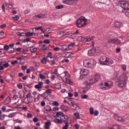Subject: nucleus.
Masks as SVG:
<instances>
[{
    "instance_id": "21",
    "label": "nucleus",
    "mask_w": 129,
    "mask_h": 129,
    "mask_svg": "<svg viewBox=\"0 0 129 129\" xmlns=\"http://www.w3.org/2000/svg\"><path fill=\"white\" fill-rule=\"evenodd\" d=\"M69 49H70V47H69V45H63L61 47V50L62 51H68Z\"/></svg>"
},
{
    "instance_id": "61",
    "label": "nucleus",
    "mask_w": 129,
    "mask_h": 129,
    "mask_svg": "<svg viewBox=\"0 0 129 129\" xmlns=\"http://www.w3.org/2000/svg\"><path fill=\"white\" fill-rule=\"evenodd\" d=\"M53 105H55V106H59V103L57 101H54L53 103Z\"/></svg>"
},
{
    "instance_id": "16",
    "label": "nucleus",
    "mask_w": 129,
    "mask_h": 129,
    "mask_svg": "<svg viewBox=\"0 0 129 129\" xmlns=\"http://www.w3.org/2000/svg\"><path fill=\"white\" fill-rule=\"evenodd\" d=\"M121 7L123 8V9H125V10L129 11V3H126L125 2H123L121 4Z\"/></svg>"
},
{
    "instance_id": "9",
    "label": "nucleus",
    "mask_w": 129,
    "mask_h": 129,
    "mask_svg": "<svg viewBox=\"0 0 129 129\" xmlns=\"http://www.w3.org/2000/svg\"><path fill=\"white\" fill-rule=\"evenodd\" d=\"M51 92H52L51 89H48L46 91V92L42 94V95H38L37 97H40V96L41 97H44L45 95H47L46 97H50V96H51Z\"/></svg>"
},
{
    "instance_id": "53",
    "label": "nucleus",
    "mask_w": 129,
    "mask_h": 129,
    "mask_svg": "<svg viewBox=\"0 0 129 129\" xmlns=\"http://www.w3.org/2000/svg\"><path fill=\"white\" fill-rule=\"evenodd\" d=\"M33 121L34 122H38V121H39V119L37 117H35L33 118Z\"/></svg>"
},
{
    "instance_id": "39",
    "label": "nucleus",
    "mask_w": 129,
    "mask_h": 129,
    "mask_svg": "<svg viewBox=\"0 0 129 129\" xmlns=\"http://www.w3.org/2000/svg\"><path fill=\"white\" fill-rule=\"evenodd\" d=\"M69 126V122H66L65 125L62 127V129H68V127Z\"/></svg>"
},
{
    "instance_id": "22",
    "label": "nucleus",
    "mask_w": 129,
    "mask_h": 129,
    "mask_svg": "<svg viewBox=\"0 0 129 129\" xmlns=\"http://www.w3.org/2000/svg\"><path fill=\"white\" fill-rule=\"evenodd\" d=\"M114 117L115 120H118V121H121L122 119V117H120L118 114L114 115Z\"/></svg>"
},
{
    "instance_id": "12",
    "label": "nucleus",
    "mask_w": 129,
    "mask_h": 129,
    "mask_svg": "<svg viewBox=\"0 0 129 129\" xmlns=\"http://www.w3.org/2000/svg\"><path fill=\"white\" fill-rule=\"evenodd\" d=\"M107 59V57H106V56H102L99 59V62L100 64H102V65H104L105 64V62H106Z\"/></svg>"
},
{
    "instance_id": "57",
    "label": "nucleus",
    "mask_w": 129,
    "mask_h": 129,
    "mask_svg": "<svg viewBox=\"0 0 129 129\" xmlns=\"http://www.w3.org/2000/svg\"><path fill=\"white\" fill-rule=\"evenodd\" d=\"M13 19L15 20V21H18V20H19V19H20V16H16L15 17H13Z\"/></svg>"
},
{
    "instance_id": "31",
    "label": "nucleus",
    "mask_w": 129,
    "mask_h": 129,
    "mask_svg": "<svg viewBox=\"0 0 129 129\" xmlns=\"http://www.w3.org/2000/svg\"><path fill=\"white\" fill-rule=\"evenodd\" d=\"M6 6L9 9H13V3L12 2L5 3Z\"/></svg>"
},
{
    "instance_id": "64",
    "label": "nucleus",
    "mask_w": 129,
    "mask_h": 129,
    "mask_svg": "<svg viewBox=\"0 0 129 129\" xmlns=\"http://www.w3.org/2000/svg\"><path fill=\"white\" fill-rule=\"evenodd\" d=\"M53 51H59V50H60V48L59 47H55V48H53Z\"/></svg>"
},
{
    "instance_id": "2",
    "label": "nucleus",
    "mask_w": 129,
    "mask_h": 129,
    "mask_svg": "<svg viewBox=\"0 0 129 129\" xmlns=\"http://www.w3.org/2000/svg\"><path fill=\"white\" fill-rule=\"evenodd\" d=\"M87 21H88V19L84 16L80 17L76 22V25L77 28H84L86 27Z\"/></svg>"
},
{
    "instance_id": "47",
    "label": "nucleus",
    "mask_w": 129,
    "mask_h": 129,
    "mask_svg": "<svg viewBox=\"0 0 129 129\" xmlns=\"http://www.w3.org/2000/svg\"><path fill=\"white\" fill-rule=\"evenodd\" d=\"M4 50H5V51H8V50H9V49H10V47H9V45L6 44L4 47Z\"/></svg>"
},
{
    "instance_id": "52",
    "label": "nucleus",
    "mask_w": 129,
    "mask_h": 129,
    "mask_svg": "<svg viewBox=\"0 0 129 129\" xmlns=\"http://www.w3.org/2000/svg\"><path fill=\"white\" fill-rule=\"evenodd\" d=\"M7 109V106H3L2 108V110L3 111V112H6V110Z\"/></svg>"
},
{
    "instance_id": "50",
    "label": "nucleus",
    "mask_w": 129,
    "mask_h": 129,
    "mask_svg": "<svg viewBox=\"0 0 129 129\" xmlns=\"http://www.w3.org/2000/svg\"><path fill=\"white\" fill-rule=\"evenodd\" d=\"M17 87L19 89H23V85H22L21 83H19V84L17 85Z\"/></svg>"
},
{
    "instance_id": "30",
    "label": "nucleus",
    "mask_w": 129,
    "mask_h": 129,
    "mask_svg": "<svg viewBox=\"0 0 129 129\" xmlns=\"http://www.w3.org/2000/svg\"><path fill=\"white\" fill-rule=\"evenodd\" d=\"M45 125L44 126L45 128L49 129L50 128V125H51V122L50 121H47L45 123Z\"/></svg>"
},
{
    "instance_id": "14",
    "label": "nucleus",
    "mask_w": 129,
    "mask_h": 129,
    "mask_svg": "<svg viewBox=\"0 0 129 129\" xmlns=\"http://www.w3.org/2000/svg\"><path fill=\"white\" fill-rule=\"evenodd\" d=\"M22 98L23 99L24 103H26V104L31 103L32 102V98L31 97H23Z\"/></svg>"
},
{
    "instance_id": "48",
    "label": "nucleus",
    "mask_w": 129,
    "mask_h": 129,
    "mask_svg": "<svg viewBox=\"0 0 129 129\" xmlns=\"http://www.w3.org/2000/svg\"><path fill=\"white\" fill-rule=\"evenodd\" d=\"M29 42H31V38H27L26 39L24 40V43H26V42L28 43Z\"/></svg>"
},
{
    "instance_id": "6",
    "label": "nucleus",
    "mask_w": 129,
    "mask_h": 129,
    "mask_svg": "<svg viewBox=\"0 0 129 129\" xmlns=\"http://www.w3.org/2000/svg\"><path fill=\"white\" fill-rule=\"evenodd\" d=\"M78 39L80 42H82V43H87V42H90V41H92V40L94 39V36H93L90 38L87 37L86 38L83 36H79Z\"/></svg>"
},
{
    "instance_id": "33",
    "label": "nucleus",
    "mask_w": 129,
    "mask_h": 129,
    "mask_svg": "<svg viewBox=\"0 0 129 129\" xmlns=\"http://www.w3.org/2000/svg\"><path fill=\"white\" fill-rule=\"evenodd\" d=\"M115 42H116V39H115L109 40L108 41V44H115Z\"/></svg>"
},
{
    "instance_id": "63",
    "label": "nucleus",
    "mask_w": 129,
    "mask_h": 129,
    "mask_svg": "<svg viewBox=\"0 0 129 129\" xmlns=\"http://www.w3.org/2000/svg\"><path fill=\"white\" fill-rule=\"evenodd\" d=\"M80 126V125H79V124H75V129H79Z\"/></svg>"
},
{
    "instance_id": "62",
    "label": "nucleus",
    "mask_w": 129,
    "mask_h": 129,
    "mask_svg": "<svg viewBox=\"0 0 129 129\" xmlns=\"http://www.w3.org/2000/svg\"><path fill=\"white\" fill-rule=\"evenodd\" d=\"M7 27V24H3L0 26L1 29H5Z\"/></svg>"
},
{
    "instance_id": "38",
    "label": "nucleus",
    "mask_w": 129,
    "mask_h": 129,
    "mask_svg": "<svg viewBox=\"0 0 129 129\" xmlns=\"http://www.w3.org/2000/svg\"><path fill=\"white\" fill-rule=\"evenodd\" d=\"M14 116H16V112H13L9 114L8 117H14Z\"/></svg>"
},
{
    "instance_id": "3",
    "label": "nucleus",
    "mask_w": 129,
    "mask_h": 129,
    "mask_svg": "<svg viewBox=\"0 0 129 129\" xmlns=\"http://www.w3.org/2000/svg\"><path fill=\"white\" fill-rule=\"evenodd\" d=\"M94 65H95V62L94 59L92 58H87L84 60V66L85 67L94 68Z\"/></svg>"
},
{
    "instance_id": "54",
    "label": "nucleus",
    "mask_w": 129,
    "mask_h": 129,
    "mask_svg": "<svg viewBox=\"0 0 129 129\" xmlns=\"http://www.w3.org/2000/svg\"><path fill=\"white\" fill-rule=\"evenodd\" d=\"M18 63H19V61L18 60H14L11 62V64L12 65H15L16 64H18Z\"/></svg>"
},
{
    "instance_id": "18",
    "label": "nucleus",
    "mask_w": 129,
    "mask_h": 129,
    "mask_svg": "<svg viewBox=\"0 0 129 129\" xmlns=\"http://www.w3.org/2000/svg\"><path fill=\"white\" fill-rule=\"evenodd\" d=\"M62 119H63V118H64V120H63V121H62L63 122H68V120H69V116H68V115H65L63 114L62 116H61L60 117Z\"/></svg>"
},
{
    "instance_id": "45",
    "label": "nucleus",
    "mask_w": 129,
    "mask_h": 129,
    "mask_svg": "<svg viewBox=\"0 0 129 129\" xmlns=\"http://www.w3.org/2000/svg\"><path fill=\"white\" fill-rule=\"evenodd\" d=\"M50 65H56V59L50 60Z\"/></svg>"
},
{
    "instance_id": "55",
    "label": "nucleus",
    "mask_w": 129,
    "mask_h": 129,
    "mask_svg": "<svg viewBox=\"0 0 129 129\" xmlns=\"http://www.w3.org/2000/svg\"><path fill=\"white\" fill-rule=\"evenodd\" d=\"M94 115H95V116L98 115V114H99V112H98V111L97 110H95V112H94Z\"/></svg>"
},
{
    "instance_id": "51",
    "label": "nucleus",
    "mask_w": 129,
    "mask_h": 129,
    "mask_svg": "<svg viewBox=\"0 0 129 129\" xmlns=\"http://www.w3.org/2000/svg\"><path fill=\"white\" fill-rule=\"evenodd\" d=\"M27 117H28V118H32L33 114H32V113H27Z\"/></svg>"
},
{
    "instance_id": "28",
    "label": "nucleus",
    "mask_w": 129,
    "mask_h": 129,
    "mask_svg": "<svg viewBox=\"0 0 129 129\" xmlns=\"http://www.w3.org/2000/svg\"><path fill=\"white\" fill-rule=\"evenodd\" d=\"M61 109H62V110H64V111H69V108H68L67 106H65V105H62L60 107Z\"/></svg>"
},
{
    "instance_id": "27",
    "label": "nucleus",
    "mask_w": 129,
    "mask_h": 129,
    "mask_svg": "<svg viewBox=\"0 0 129 129\" xmlns=\"http://www.w3.org/2000/svg\"><path fill=\"white\" fill-rule=\"evenodd\" d=\"M72 55V53H71V52H64L63 53V55L65 58H70V57H71Z\"/></svg>"
},
{
    "instance_id": "40",
    "label": "nucleus",
    "mask_w": 129,
    "mask_h": 129,
    "mask_svg": "<svg viewBox=\"0 0 129 129\" xmlns=\"http://www.w3.org/2000/svg\"><path fill=\"white\" fill-rule=\"evenodd\" d=\"M30 52H36V51H37V48L31 47H30Z\"/></svg>"
},
{
    "instance_id": "10",
    "label": "nucleus",
    "mask_w": 129,
    "mask_h": 129,
    "mask_svg": "<svg viewBox=\"0 0 129 129\" xmlns=\"http://www.w3.org/2000/svg\"><path fill=\"white\" fill-rule=\"evenodd\" d=\"M96 53H97V50L94 47L88 51V56H94Z\"/></svg>"
},
{
    "instance_id": "42",
    "label": "nucleus",
    "mask_w": 129,
    "mask_h": 129,
    "mask_svg": "<svg viewBox=\"0 0 129 129\" xmlns=\"http://www.w3.org/2000/svg\"><path fill=\"white\" fill-rule=\"evenodd\" d=\"M55 8L57 10H60V9H63V8H64V5H57L55 6Z\"/></svg>"
},
{
    "instance_id": "58",
    "label": "nucleus",
    "mask_w": 129,
    "mask_h": 129,
    "mask_svg": "<svg viewBox=\"0 0 129 129\" xmlns=\"http://www.w3.org/2000/svg\"><path fill=\"white\" fill-rule=\"evenodd\" d=\"M35 88H36V89H41L42 87L40 86L39 85H36L35 86Z\"/></svg>"
},
{
    "instance_id": "11",
    "label": "nucleus",
    "mask_w": 129,
    "mask_h": 129,
    "mask_svg": "<svg viewBox=\"0 0 129 129\" xmlns=\"http://www.w3.org/2000/svg\"><path fill=\"white\" fill-rule=\"evenodd\" d=\"M36 18H37L38 19H45L47 18V15L40 13L38 15H35L33 17V19L34 20H36Z\"/></svg>"
},
{
    "instance_id": "56",
    "label": "nucleus",
    "mask_w": 129,
    "mask_h": 129,
    "mask_svg": "<svg viewBox=\"0 0 129 129\" xmlns=\"http://www.w3.org/2000/svg\"><path fill=\"white\" fill-rule=\"evenodd\" d=\"M3 68L5 67V68H8L9 67V63H4L3 64Z\"/></svg>"
},
{
    "instance_id": "13",
    "label": "nucleus",
    "mask_w": 129,
    "mask_h": 129,
    "mask_svg": "<svg viewBox=\"0 0 129 129\" xmlns=\"http://www.w3.org/2000/svg\"><path fill=\"white\" fill-rule=\"evenodd\" d=\"M63 3L66 5H72V3L77 4V0H64Z\"/></svg>"
},
{
    "instance_id": "46",
    "label": "nucleus",
    "mask_w": 129,
    "mask_h": 129,
    "mask_svg": "<svg viewBox=\"0 0 129 129\" xmlns=\"http://www.w3.org/2000/svg\"><path fill=\"white\" fill-rule=\"evenodd\" d=\"M86 77V76H84V75L81 74V75L79 77V80H82V79H84Z\"/></svg>"
},
{
    "instance_id": "4",
    "label": "nucleus",
    "mask_w": 129,
    "mask_h": 129,
    "mask_svg": "<svg viewBox=\"0 0 129 129\" xmlns=\"http://www.w3.org/2000/svg\"><path fill=\"white\" fill-rule=\"evenodd\" d=\"M100 86H101V89H103V90H106L113 87V82L111 81H108L104 83V85H103V83H101Z\"/></svg>"
},
{
    "instance_id": "24",
    "label": "nucleus",
    "mask_w": 129,
    "mask_h": 129,
    "mask_svg": "<svg viewBox=\"0 0 129 129\" xmlns=\"http://www.w3.org/2000/svg\"><path fill=\"white\" fill-rule=\"evenodd\" d=\"M70 105H72L71 108L73 110H76V109H78L79 108V106L77 104H71Z\"/></svg>"
},
{
    "instance_id": "32",
    "label": "nucleus",
    "mask_w": 129,
    "mask_h": 129,
    "mask_svg": "<svg viewBox=\"0 0 129 129\" xmlns=\"http://www.w3.org/2000/svg\"><path fill=\"white\" fill-rule=\"evenodd\" d=\"M68 36L69 38H70V39H75V38H76L75 34H74L73 33L68 34Z\"/></svg>"
},
{
    "instance_id": "49",
    "label": "nucleus",
    "mask_w": 129,
    "mask_h": 129,
    "mask_svg": "<svg viewBox=\"0 0 129 129\" xmlns=\"http://www.w3.org/2000/svg\"><path fill=\"white\" fill-rule=\"evenodd\" d=\"M43 43H44V44H50V43H51V41H50L49 40L47 39V40H44L43 41Z\"/></svg>"
},
{
    "instance_id": "7",
    "label": "nucleus",
    "mask_w": 129,
    "mask_h": 129,
    "mask_svg": "<svg viewBox=\"0 0 129 129\" xmlns=\"http://www.w3.org/2000/svg\"><path fill=\"white\" fill-rule=\"evenodd\" d=\"M64 74H65L64 78H65L66 81H65V80L63 79V78L62 77H60V78H61V79L62 80V81H65L68 84H70V85H73V84H74L73 82H72V81H71V80L67 79V77H66V75H67V74H68V72H65Z\"/></svg>"
},
{
    "instance_id": "1",
    "label": "nucleus",
    "mask_w": 129,
    "mask_h": 129,
    "mask_svg": "<svg viewBox=\"0 0 129 129\" xmlns=\"http://www.w3.org/2000/svg\"><path fill=\"white\" fill-rule=\"evenodd\" d=\"M126 81H127V77L125 74H123L120 75L117 79V85L121 88L125 87V85H126Z\"/></svg>"
},
{
    "instance_id": "20",
    "label": "nucleus",
    "mask_w": 129,
    "mask_h": 129,
    "mask_svg": "<svg viewBox=\"0 0 129 129\" xmlns=\"http://www.w3.org/2000/svg\"><path fill=\"white\" fill-rule=\"evenodd\" d=\"M63 121H64V120L62 119L61 117H60V119L56 118L54 119V122L56 123H59V124H62V123L63 122Z\"/></svg>"
},
{
    "instance_id": "26",
    "label": "nucleus",
    "mask_w": 129,
    "mask_h": 129,
    "mask_svg": "<svg viewBox=\"0 0 129 129\" xmlns=\"http://www.w3.org/2000/svg\"><path fill=\"white\" fill-rule=\"evenodd\" d=\"M47 62H50V60L48 59V57H43L41 59V63H43V64H46L47 63Z\"/></svg>"
},
{
    "instance_id": "35",
    "label": "nucleus",
    "mask_w": 129,
    "mask_h": 129,
    "mask_svg": "<svg viewBox=\"0 0 129 129\" xmlns=\"http://www.w3.org/2000/svg\"><path fill=\"white\" fill-rule=\"evenodd\" d=\"M52 55H53V53L51 52H48L46 58H47V59H49V58H50V59H52V58H53V57H52Z\"/></svg>"
},
{
    "instance_id": "5",
    "label": "nucleus",
    "mask_w": 129,
    "mask_h": 129,
    "mask_svg": "<svg viewBox=\"0 0 129 129\" xmlns=\"http://www.w3.org/2000/svg\"><path fill=\"white\" fill-rule=\"evenodd\" d=\"M100 79V76L99 74L96 75L95 78L91 79L88 81H86L84 83V84H87L88 85H92V84L98 82Z\"/></svg>"
},
{
    "instance_id": "17",
    "label": "nucleus",
    "mask_w": 129,
    "mask_h": 129,
    "mask_svg": "<svg viewBox=\"0 0 129 129\" xmlns=\"http://www.w3.org/2000/svg\"><path fill=\"white\" fill-rule=\"evenodd\" d=\"M80 73L82 75H84L85 76H87V75H88V73H89V71H88V70L86 69H83L80 71Z\"/></svg>"
},
{
    "instance_id": "8",
    "label": "nucleus",
    "mask_w": 129,
    "mask_h": 129,
    "mask_svg": "<svg viewBox=\"0 0 129 129\" xmlns=\"http://www.w3.org/2000/svg\"><path fill=\"white\" fill-rule=\"evenodd\" d=\"M85 85H87L86 87L83 88V89H80V93H85L86 92H87V91H88L90 88H91V85L85 84Z\"/></svg>"
},
{
    "instance_id": "59",
    "label": "nucleus",
    "mask_w": 129,
    "mask_h": 129,
    "mask_svg": "<svg viewBox=\"0 0 129 129\" xmlns=\"http://www.w3.org/2000/svg\"><path fill=\"white\" fill-rule=\"evenodd\" d=\"M47 108H48V109H45V110L46 111H52V109L51 108V107H50V106H47Z\"/></svg>"
},
{
    "instance_id": "23",
    "label": "nucleus",
    "mask_w": 129,
    "mask_h": 129,
    "mask_svg": "<svg viewBox=\"0 0 129 129\" xmlns=\"http://www.w3.org/2000/svg\"><path fill=\"white\" fill-rule=\"evenodd\" d=\"M114 26L116 28H120L121 27H122L123 25L122 23L119 22H116L114 24Z\"/></svg>"
},
{
    "instance_id": "34",
    "label": "nucleus",
    "mask_w": 129,
    "mask_h": 129,
    "mask_svg": "<svg viewBox=\"0 0 129 129\" xmlns=\"http://www.w3.org/2000/svg\"><path fill=\"white\" fill-rule=\"evenodd\" d=\"M25 35L26 37H32L34 36V33L33 32H26Z\"/></svg>"
},
{
    "instance_id": "44",
    "label": "nucleus",
    "mask_w": 129,
    "mask_h": 129,
    "mask_svg": "<svg viewBox=\"0 0 129 129\" xmlns=\"http://www.w3.org/2000/svg\"><path fill=\"white\" fill-rule=\"evenodd\" d=\"M6 116H7V115H5V114H2L0 115V119L1 120H4V119H5V117H6Z\"/></svg>"
},
{
    "instance_id": "60",
    "label": "nucleus",
    "mask_w": 129,
    "mask_h": 129,
    "mask_svg": "<svg viewBox=\"0 0 129 129\" xmlns=\"http://www.w3.org/2000/svg\"><path fill=\"white\" fill-rule=\"evenodd\" d=\"M120 40H119V39H116V41L115 42V44H116V45H118V44H120Z\"/></svg>"
},
{
    "instance_id": "29",
    "label": "nucleus",
    "mask_w": 129,
    "mask_h": 129,
    "mask_svg": "<svg viewBox=\"0 0 129 129\" xmlns=\"http://www.w3.org/2000/svg\"><path fill=\"white\" fill-rule=\"evenodd\" d=\"M108 129H121V126L120 125H114L112 127H109Z\"/></svg>"
},
{
    "instance_id": "41",
    "label": "nucleus",
    "mask_w": 129,
    "mask_h": 129,
    "mask_svg": "<svg viewBox=\"0 0 129 129\" xmlns=\"http://www.w3.org/2000/svg\"><path fill=\"white\" fill-rule=\"evenodd\" d=\"M64 115V113H63V112H57L56 113V116H57V117H59V116H60V115H61V116Z\"/></svg>"
},
{
    "instance_id": "15",
    "label": "nucleus",
    "mask_w": 129,
    "mask_h": 129,
    "mask_svg": "<svg viewBox=\"0 0 129 129\" xmlns=\"http://www.w3.org/2000/svg\"><path fill=\"white\" fill-rule=\"evenodd\" d=\"M64 103H68L69 105H71V104H73V99L72 98H69L68 99V100H63Z\"/></svg>"
},
{
    "instance_id": "36",
    "label": "nucleus",
    "mask_w": 129,
    "mask_h": 129,
    "mask_svg": "<svg viewBox=\"0 0 129 129\" xmlns=\"http://www.w3.org/2000/svg\"><path fill=\"white\" fill-rule=\"evenodd\" d=\"M38 76H39L40 79H46V77L42 74H39L38 75Z\"/></svg>"
},
{
    "instance_id": "19",
    "label": "nucleus",
    "mask_w": 129,
    "mask_h": 129,
    "mask_svg": "<svg viewBox=\"0 0 129 129\" xmlns=\"http://www.w3.org/2000/svg\"><path fill=\"white\" fill-rule=\"evenodd\" d=\"M111 64H113V60L110 58H107L104 65H111Z\"/></svg>"
},
{
    "instance_id": "37",
    "label": "nucleus",
    "mask_w": 129,
    "mask_h": 129,
    "mask_svg": "<svg viewBox=\"0 0 129 129\" xmlns=\"http://www.w3.org/2000/svg\"><path fill=\"white\" fill-rule=\"evenodd\" d=\"M74 115H75V116H76L77 119H80V115L79 113L78 112L74 113Z\"/></svg>"
},
{
    "instance_id": "25",
    "label": "nucleus",
    "mask_w": 129,
    "mask_h": 129,
    "mask_svg": "<svg viewBox=\"0 0 129 129\" xmlns=\"http://www.w3.org/2000/svg\"><path fill=\"white\" fill-rule=\"evenodd\" d=\"M120 122H122L124 124H126L128 123L129 121L128 119H127V118L122 117V120L120 121Z\"/></svg>"
},
{
    "instance_id": "43",
    "label": "nucleus",
    "mask_w": 129,
    "mask_h": 129,
    "mask_svg": "<svg viewBox=\"0 0 129 129\" xmlns=\"http://www.w3.org/2000/svg\"><path fill=\"white\" fill-rule=\"evenodd\" d=\"M90 114H94V109L92 107L90 108Z\"/></svg>"
}]
</instances>
